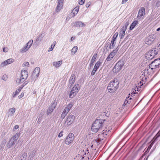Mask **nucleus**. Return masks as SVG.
<instances>
[{
    "label": "nucleus",
    "instance_id": "nucleus-1",
    "mask_svg": "<svg viewBox=\"0 0 160 160\" xmlns=\"http://www.w3.org/2000/svg\"><path fill=\"white\" fill-rule=\"evenodd\" d=\"M105 120L98 119L96 120L92 124L91 127L92 131L94 132L101 131L103 126V122Z\"/></svg>",
    "mask_w": 160,
    "mask_h": 160
},
{
    "label": "nucleus",
    "instance_id": "nucleus-2",
    "mask_svg": "<svg viewBox=\"0 0 160 160\" xmlns=\"http://www.w3.org/2000/svg\"><path fill=\"white\" fill-rule=\"evenodd\" d=\"M119 81L117 79H114L108 84L107 89L109 92L111 93L114 92L119 87Z\"/></svg>",
    "mask_w": 160,
    "mask_h": 160
},
{
    "label": "nucleus",
    "instance_id": "nucleus-3",
    "mask_svg": "<svg viewBox=\"0 0 160 160\" xmlns=\"http://www.w3.org/2000/svg\"><path fill=\"white\" fill-rule=\"evenodd\" d=\"M27 69V68H25L22 70L20 77L16 80V82L17 83L21 84L27 79L28 74Z\"/></svg>",
    "mask_w": 160,
    "mask_h": 160
},
{
    "label": "nucleus",
    "instance_id": "nucleus-4",
    "mask_svg": "<svg viewBox=\"0 0 160 160\" xmlns=\"http://www.w3.org/2000/svg\"><path fill=\"white\" fill-rule=\"evenodd\" d=\"M142 81H141L140 82V84L139 85H138L136 86V88H135V92L133 91L131 93V96L132 97H133L134 96V94H135L136 93H137V92H136V91H140V90L139 88H142V85L147 80V77L145 76H143V74H142Z\"/></svg>",
    "mask_w": 160,
    "mask_h": 160
},
{
    "label": "nucleus",
    "instance_id": "nucleus-5",
    "mask_svg": "<svg viewBox=\"0 0 160 160\" xmlns=\"http://www.w3.org/2000/svg\"><path fill=\"white\" fill-rule=\"evenodd\" d=\"M80 89V86L78 84H76L72 88L69 94L70 98H72L76 96Z\"/></svg>",
    "mask_w": 160,
    "mask_h": 160
},
{
    "label": "nucleus",
    "instance_id": "nucleus-6",
    "mask_svg": "<svg viewBox=\"0 0 160 160\" xmlns=\"http://www.w3.org/2000/svg\"><path fill=\"white\" fill-rule=\"evenodd\" d=\"M155 49V48L151 49L146 53L145 57L148 60L152 59L158 54V52Z\"/></svg>",
    "mask_w": 160,
    "mask_h": 160
},
{
    "label": "nucleus",
    "instance_id": "nucleus-7",
    "mask_svg": "<svg viewBox=\"0 0 160 160\" xmlns=\"http://www.w3.org/2000/svg\"><path fill=\"white\" fill-rule=\"evenodd\" d=\"M160 64V58L157 59L152 61L149 65V68L152 70L156 69L159 67Z\"/></svg>",
    "mask_w": 160,
    "mask_h": 160
},
{
    "label": "nucleus",
    "instance_id": "nucleus-8",
    "mask_svg": "<svg viewBox=\"0 0 160 160\" xmlns=\"http://www.w3.org/2000/svg\"><path fill=\"white\" fill-rule=\"evenodd\" d=\"M123 65V62L122 61H119L116 64L113 68V72L116 73L119 72L122 69Z\"/></svg>",
    "mask_w": 160,
    "mask_h": 160
},
{
    "label": "nucleus",
    "instance_id": "nucleus-9",
    "mask_svg": "<svg viewBox=\"0 0 160 160\" xmlns=\"http://www.w3.org/2000/svg\"><path fill=\"white\" fill-rule=\"evenodd\" d=\"M74 139V136L72 133H69L65 140V143L67 145L72 143Z\"/></svg>",
    "mask_w": 160,
    "mask_h": 160
},
{
    "label": "nucleus",
    "instance_id": "nucleus-10",
    "mask_svg": "<svg viewBox=\"0 0 160 160\" xmlns=\"http://www.w3.org/2000/svg\"><path fill=\"white\" fill-rule=\"evenodd\" d=\"M145 10L143 7H141L139 10L138 15L137 16V18L138 20H141L143 19V16L145 14Z\"/></svg>",
    "mask_w": 160,
    "mask_h": 160
},
{
    "label": "nucleus",
    "instance_id": "nucleus-11",
    "mask_svg": "<svg viewBox=\"0 0 160 160\" xmlns=\"http://www.w3.org/2000/svg\"><path fill=\"white\" fill-rule=\"evenodd\" d=\"M155 40V37L153 35H151L147 38L145 40L146 44L148 45L152 44Z\"/></svg>",
    "mask_w": 160,
    "mask_h": 160
},
{
    "label": "nucleus",
    "instance_id": "nucleus-12",
    "mask_svg": "<svg viewBox=\"0 0 160 160\" xmlns=\"http://www.w3.org/2000/svg\"><path fill=\"white\" fill-rule=\"evenodd\" d=\"M74 116L72 115H71L68 116L65 121V127L71 125L73 122L74 119Z\"/></svg>",
    "mask_w": 160,
    "mask_h": 160
},
{
    "label": "nucleus",
    "instance_id": "nucleus-13",
    "mask_svg": "<svg viewBox=\"0 0 160 160\" xmlns=\"http://www.w3.org/2000/svg\"><path fill=\"white\" fill-rule=\"evenodd\" d=\"M64 0H57V5L55 10L57 12H59L62 9L63 6Z\"/></svg>",
    "mask_w": 160,
    "mask_h": 160
},
{
    "label": "nucleus",
    "instance_id": "nucleus-14",
    "mask_svg": "<svg viewBox=\"0 0 160 160\" xmlns=\"http://www.w3.org/2000/svg\"><path fill=\"white\" fill-rule=\"evenodd\" d=\"M57 104V102H54L51 104L48 109L47 111V115H48L50 114L52 112L53 110L55 108Z\"/></svg>",
    "mask_w": 160,
    "mask_h": 160
},
{
    "label": "nucleus",
    "instance_id": "nucleus-15",
    "mask_svg": "<svg viewBox=\"0 0 160 160\" xmlns=\"http://www.w3.org/2000/svg\"><path fill=\"white\" fill-rule=\"evenodd\" d=\"M14 62V60L12 58H9L2 62L0 64V68H2L3 67L7 65L12 63Z\"/></svg>",
    "mask_w": 160,
    "mask_h": 160
},
{
    "label": "nucleus",
    "instance_id": "nucleus-16",
    "mask_svg": "<svg viewBox=\"0 0 160 160\" xmlns=\"http://www.w3.org/2000/svg\"><path fill=\"white\" fill-rule=\"evenodd\" d=\"M16 111L15 108H10L7 112L8 117H11L12 116Z\"/></svg>",
    "mask_w": 160,
    "mask_h": 160
},
{
    "label": "nucleus",
    "instance_id": "nucleus-17",
    "mask_svg": "<svg viewBox=\"0 0 160 160\" xmlns=\"http://www.w3.org/2000/svg\"><path fill=\"white\" fill-rule=\"evenodd\" d=\"M97 57V54L96 53L94 54L93 55L89 64V67L90 69H91V68L92 67L93 63L95 61Z\"/></svg>",
    "mask_w": 160,
    "mask_h": 160
},
{
    "label": "nucleus",
    "instance_id": "nucleus-18",
    "mask_svg": "<svg viewBox=\"0 0 160 160\" xmlns=\"http://www.w3.org/2000/svg\"><path fill=\"white\" fill-rule=\"evenodd\" d=\"M40 68L39 67H36L34 70L33 73L32 75L35 77H38L39 76V74L40 72Z\"/></svg>",
    "mask_w": 160,
    "mask_h": 160
},
{
    "label": "nucleus",
    "instance_id": "nucleus-19",
    "mask_svg": "<svg viewBox=\"0 0 160 160\" xmlns=\"http://www.w3.org/2000/svg\"><path fill=\"white\" fill-rule=\"evenodd\" d=\"M79 10V8L75 7L71 13V17H74L78 13Z\"/></svg>",
    "mask_w": 160,
    "mask_h": 160
},
{
    "label": "nucleus",
    "instance_id": "nucleus-20",
    "mask_svg": "<svg viewBox=\"0 0 160 160\" xmlns=\"http://www.w3.org/2000/svg\"><path fill=\"white\" fill-rule=\"evenodd\" d=\"M74 26L76 27H82L85 26V24L81 21H77L75 22Z\"/></svg>",
    "mask_w": 160,
    "mask_h": 160
},
{
    "label": "nucleus",
    "instance_id": "nucleus-21",
    "mask_svg": "<svg viewBox=\"0 0 160 160\" xmlns=\"http://www.w3.org/2000/svg\"><path fill=\"white\" fill-rule=\"evenodd\" d=\"M76 78L74 74H72L69 79V83L71 84V86L75 82V78Z\"/></svg>",
    "mask_w": 160,
    "mask_h": 160
},
{
    "label": "nucleus",
    "instance_id": "nucleus-22",
    "mask_svg": "<svg viewBox=\"0 0 160 160\" xmlns=\"http://www.w3.org/2000/svg\"><path fill=\"white\" fill-rule=\"evenodd\" d=\"M62 64V61L61 60L58 62H52L53 66L57 68L59 67Z\"/></svg>",
    "mask_w": 160,
    "mask_h": 160
},
{
    "label": "nucleus",
    "instance_id": "nucleus-23",
    "mask_svg": "<svg viewBox=\"0 0 160 160\" xmlns=\"http://www.w3.org/2000/svg\"><path fill=\"white\" fill-rule=\"evenodd\" d=\"M115 41V38H112V40L109 46V48L110 49H112L115 47L116 44Z\"/></svg>",
    "mask_w": 160,
    "mask_h": 160
},
{
    "label": "nucleus",
    "instance_id": "nucleus-24",
    "mask_svg": "<svg viewBox=\"0 0 160 160\" xmlns=\"http://www.w3.org/2000/svg\"><path fill=\"white\" fill-rule=\"evenodd\" d=\"M19 136V133H16L11 138V139L14 141V142H15L18 139Z\"/></svg>",
    "mask_w": 160,
    "mask_h": 160
},
{
    "label": "nucleus",
    "instance_id": "nucleus-25",
    "mask_svg": "<svg viewBox=\"0 0 160 160\" xmlns=\"http://www.w3.org/2000/svg\"><path fill=\"white\" fill-rule=\"evenodd\" d=\"M29 48L28 46L26 45L25 46L23 47L21 49H20L19 51L20 53H24L27 52L28 49Z\"/></svg>",
    "mask_w": 160,
    "mask_h": 160
},
{
    "label": "nucleus",
    "instance_id": "nucleus-26",
    "mask_svg": "<svg viewBox=\"0 0 160 160\" xmlns=\"http://www.w3.org/2000/svg\"><path fill=\"white\" fill-rule=\"evenodd\" d=\"M118 49L119 48L117 47L115 50H113L112 52H111L109 55L113 58L117 53Z\"/></svg>",
    "mask_w": 160,
    "mask_h": 160
},
{
    "label": "nucleus",
    "instance_id": "nucleus-27",
    "mask_svg": "<svg viewBox=\"0 0 160 160\" xmlns=\"http://www.w3.org/2000/svg\"><path fill=\"white\" fill-rule=\"evenodd\" d=\"M89 159V157L88 156V155L86 156V154H83L80 157V160H88Z\"/></svg>",
    "mask_w": 160,
    "mask_h": 160
},
{
    "label": "nucleus",
    "instance_id": "nucleus-28",
    "mask_svg": "<svg viewBox=\"0 0 160 160\" xmlns=\"http://www.w3.org/2000/svg\"><path fill=\"white\" fill-rule=\"evenodd\" d=\"M69 112V111H68L66 110V109H64L63 112H62V113L61 114V117L62 119H63L67 115L68 113Z\"/></svg>",
    "mask_w": 160,
    "mask_h": 160
},
{
    "label": "nucleus",
    "instance_id": "nucleus-29",
    "mask_svg": "<svg viewBox=\"0 0 160 160\" xmlns=\"http://www.w3.org/2000/svg\"><path fill=\"white\" fill-rule=\"evenodd\" d=\"M78 48L77 46L74 47L71 50V55H74L77 52Z\"/></svg>",
    "mask_w": 160,
    "mask_h": 160
},
{
    "label": "nucleus",
    "instance_id": "nucleus-30",
    "mask_svg": "<svg viewBox=\"0 0 160 160\" xmlns=\"http://www.w3.org/2000/svg\"><path fill=\"white\" fill-rule=\"evenodd\" d=\"M15 144V142L14 141L12 140L11 139L9 141V142L8 144V148H10L12 146H13Z\"/></svg>",
    "mask_w": 160,
    "mask_h": 160
},
{
    "label": "nucleus",
    "instance_id": "nucleus-31",
    "mask_svg": "<svg viewBox=\"0 0 160 160\" xmlns=\"http://www.w3.org/2000/svg\"><path fill=\"white\" fill-rule=\"evenodd\" d=\"M138 21H134L132 23L130 27V29L131 30H132L133 29L134 27H135L136 25L138 24Z\"/></svg>",
    "mask_w": 160,
    "mask_h": 160
},
{
    "label": "nucleus",
    "instance_id": "nucleus-32",
    "mask_svg": "<svg viewBox=\"0 0 160 160\" xmlns=\"http://www.w3.org/2000/svg\"><path fill=\"white\" fill-rule=\"evenodd\" d=\"M27 156V153L25 152H24L20 156V159L21 160H25L26 159Z\"/></svg>",
    "mask_w": 160,
    "mask_h": 160
},
{
    "label": "nucleus",
    "instance_id": "nucleus-33",
    "mask_svg": "<svg viewBox=\"0 0 160 160\" xmlns=\"http://www.w3.org/2000/svg\"><path fill=\"white\" fill-rule=\"evenodd\" d=\"M73 106V104L72 102H70L65 108L66 109V110L68 111H69L71 108H72Z\"/></svg>",
    "mask_w": 160,
    "mask_h": 160
},
{
    "label": "nucleus",
    "instance_id": "nucleus-34",
    "mask_svg": "<svg viewBox=\"0 0 160 160\" xmlns=\"http://www.w3.org/2000/svg\"><path fill=\"white\" fill-rule=\"evenodd\" d=\"M33 42V40L32 39L30 40L26 44V45L29 48L32 45Z\"/></svg>",
    "mask_w": 160,
    "mask_h": 160
},
{
    "label": "nucleus",
    "instance_id": "nucleus-35",
    "mask_svg": "<svg viewBox=\"0 0 160 160\" xmlns=\"http://www.w3.org/2000/svg\"><path fill=\"white\" fill-rule=\"evenodd\" d=\"M101 64V62L100 61H98L96 63L94 67L98 69L100 65Z\"/></svg>",
    "mask_w": 160,
    "mask_h": 160
},
{
    "label": "nucleus",
    "instance_id": "nucleus-36",
    "mask_svg": "<svg viewBox=\"0 0 160 160\" xmlns=\"http://www.w3.org/2000/svg\"><path fill=\"white\" fill-rule=\"evenodd\" d=\"M160 136V130L156 134L155 137L153 138V140H156L157 138L159 137Z\"/></svg>",
    "mask_w": 160,
    "mask_h": 160
},
{
    "label": "nucleus",
    "instance_id": "nucleus-37",
    "mask_svg": "<svg viewBox=\"0 0 160 160\" xmlns=\"http://www.w3.org/2000/svg\"><path fill=\"white\" fill-rule=\"evenodd\" d=\"M125 32L121 31L120 32L119 36L121 37V39H122L125 35Z\"/></svg>",
    "mask_w": 160,
    "mask_h": 160
},
{
    "label": "nucleus",
    "instance_id": "nucleus-38",
    "mask_svg": "<svg viewBox=\"0 0 160 160\" xmlns=\"http://www.w3.org/2000/svg\"><path fill=\"white\" fill-rule=\"evenodd\" d=\"M97 69H97V68L94 67V68H93V69L92 70V72L91 73V75H92V76L94 75L95 74V72L97 71Z\"/></svg>",
    "mask_w": 160,
    "mask_h": 160
},
{
    "label": "nucleus",
    "instance_id": "nucleus-39",
    "mask_svg": "<svg viewBox=\"0 0 160 160\" xmlns=\"http://www.w3.org/2000/svg\"><path fill=\"white\" fill-rule=\"evenodd\" d=\"M132 98L131 97H129V96L128 97V98H127L126 100H125V101L124 102V104L126 105L127 103H128V100L132 99Z\"/></svg>",
    "mask_w": 160,
    "mask_h": 160
},
{
    "label": "nucleus",
    "instance_id": "nucleus-40",
    "mask_svg": "<svg viewBox=\"0 0 160 160\" xmlns=\"http://www.w3.org/2000/svg\"><path fill=\"white\" fill-rule=\"evenodd\" d=\"M155 140H153V138L152 139V140L151 141V143L150 144V145L148 147V149H150L152 146L153 145V144Z\"/></svg>",
    "mask_w": 160,
    "mask_h": 160
},
{
    "label": "nucleus",
    "instance_id": "nucleus-41",
    "mask_svg": "<svg viewBox=\"0 0 160 160\" xmlns=\"http://www.w3.org/2000/svg\"><path fill=\"white\" fill-rule=\"evenodd\" d=\"M28 81H25L24 83H23V84L20 87V88L21 89H22L23 88V87L25 86L26 85H27L28 83Z\"/></svg>",
    "mask_w": 160,
    "mask_h": 160
},
{
    "label": "nucleus",
    "instance_id": "nucleus-42",
    "mask_svg": "<svg viewBox=\"0 0 160 160\" xmlns=\"http://www.w3.org/2000/svg\"><path fill=\"white\" fill-rule=\"evenodd\" d=\"M29 65V63L28 62H25L23 63L22 64V66L24 67H28Z\"/></svg>",
    "mask_w": 160,
    "mask_h": 160
},
{
    "label": "nucleus",
    "instance_id": "nucleus-43",
    "mask_svg": "<svg viewBox=\"0 0 160 160\" xmlns=\"http://www.w3.org/2000/svg\"><path fill=\"white\" fill-rule=\"evenodd\" d=\"M40 37V35H38V36L37 38L36 39V42L37 44H38L40 42V39L39 38Z\"/></svg>",
    "mask_w": 160,
    "mask_h": 160
},
{
    "label": "nucleus",
    "instance_id": "nucleus-44",
    "mask_svg": "<svg viewBox=\"0 0 160 160\" xmlns=\"http://www.w3.org/2000/svg\"><path fill=\"white\" fill-rule=\"evenodd\" d=\"M113 58L110 55H108V56L107 57L106 60L107 61H111Z\"/></svg>",
    "mask_w": 160,
    "mask_h": 160
},
{
    "label": "nucleus",
    "instance_id": "nucleus-45",
    "mask_svg": "<svg viewBox=\"0 0 160 160\" xmlns=\"http://www.w3.org/2000/svg\"><path fill=\"white\" fill-rule=\"evenodd\" d=\"M19 93V92H18L17 90H16V91L13 93L12 94V97L14 98Z\"/></svg>",
    "mask_w": 160,
    "mask_h": 160
},
{
    "label": "nucleus",
    "instance_id": "nucleus-46",
    "mask_svg": "<svg viewBox=\"0 0 160 160\" xmlns=\"http://www.w3.org/2000/svg\"><path fill=\"white\" fill-rule=\"evenodd\" d=\"M109 131V130H106L105 131L104 130H103L102 132V134L104 135H107L108 134V132Z\"/></svg>",
    "mask_w": 160,
    "mask_h": 160
},
{
    "label": "nucleus",
    "instance_id": "nucleus-47",
    "mask_svg": "<svg viewBox=\"0 0 160 160\" xmlns=\"http://www.w3.org/2000/svg\"><path fill=\"white\" fill-rule=\"evenodd\" d=\"M127 28L126 27V26H123L122 28L121 31L125 32Z\"/></svg>",
    "mask_w": 160,
    "mask_h": 160
},
{
    "label": "nucleus",
    "instance_id": "nucleus-48",
    "mask_svg": "<svg viewBox=\"0 0 160 160\" xmlns=\"http://www.w3.org/2000/svg\"><path fill=\"white\" fill-rule=\"evenodd\" d=\"M2 79L4 80V81H6L7 78V76L6 75H4L2 77Z\"/></svg>",
    "mask_w": 160,
    "mask_h": 160
},
{
    "label": "nucleus",
    "instance_id": "nucleus-49",
    "mask_svg": "<svg viewBox=\"0 0 160 160\" xmlns=\"http://www.w3.org/2000/svg\"><path fill=\"white\" fill-rule=\"evenodd\" d=\"M63 131H61L59 133L58 135V137H61L63 136Z\"/></svg>",
    "mask_w": 160,
    "mask_h": 160
},
{
    "label": "nucleus",
    "instance_id": "nucleus-50",
    "mask_svg": "<svg viewBox=\"0 0 160 160\" xmlns=\"http://www.w3.org/2000/svg\"><path fill=\"white\" fill-rule=\"evenodd\" d=\"M85 2V0H81L79 3V4L82 5L83 4L84 2Z\"/></svg>",
    "mask_w": 160,
    "mask_h": 160
},
{
    "label": "nucleus",
    "instance_id": "nucleus-51",
    "mask_svg": "<svg viewBox=\"0 0 160 160\" xmlns=\"http://www.w3.org/2000/svg\"><path fill=\"white\" fill-rule=\"evenodd\" d=\"M8 48H4L3 49V52H7L8 51Z\"/></svg>",
    "mask_w": 160,
    "mask_h": 160
},
{
    "label": "nucleus",
    "instance_id": "nucleus-52",
    "mask_svg": "<svg viewBox=\"0 0 160 160\" xmlns=\"http://www.w3.org/2000/svg\"><path fill=\"white\" fill-rule=\"evenodd\" d=\"M103 113H104V114H103V115H104V114H105V116L107 117H108V116L109 115V113L108 112H105Z\"/></svg>",
    "mask_w": 160,
    "mask_h": 160
},
{
    "label": "nucleus",
    "instance_id": "nucleus-53",
    "mask_svg": "<svg viewBox=\"0 0 160 160\" xmlns=\"http://www.w3.org/2000/svg\"><path fill=\"white\" fill-rule=\"evenodd\" d=\"M118 33H116L115 34L113 35L112 38H114H114H115V39H116V38H117V37L118 36Z\"/></svg>",
    "mask_w": 160,
    "mask_h": 160
},
{
    "label": "nucleus",
    "instance_id": "nucleus-54",
    "mask_svg": "<svg viewBox=\"0 0 160 160\" xmlns=\"http://www.w3.org/2000/svg\"><path fill=\"white\" fill-rule=\"evenodd\" d=\"M54 47H53V45H51V46L50 47V48L49 49V50H48V51L49 52L50 51H52V50L53 48Z\"/></svg>",
    "mask_w": 160,
    "mask_h": 160
},
{
    "label": "nucleus",
    "instance_id": "nucleus-55",
    "mask_svg": "<svg viewBox=\"0 0 160 160\" xmlns=\"http://www.w3.org/2000/svg\"><path fill=\"white\" fill-rule=\"evenodd\" d=\"M24 96V93H22L21 95H19L18 96V98H22Z\"/></svg>",
    "mask_w": 160,
    "mask_h": 160
},
{
    "label": "nucleus",
    "instance_id": "nucleus-56",
    "mask_svg": "<svg viewBox=\"0 0 160 160\" xmlns=\"http://www.w3.org/2000/svg\"><path fill=\"white\" fill-rule=\"evenodd\" d=\"M19 128V126L18 125H16L14 127V129H17Z\"/></svg>",
    "mask_w": 160,
    "mask_h": 160
},
{
    "label": "nucleus",
    "instance_id": "nucleus-57",
    "mask_svg": "<svg viewBox=\"0 0 160 160\" xmlns=\"http://www.w3.org/2000/svg\"><path fill=\"white\" fill-rule=\"evenodd\" d=\"M128 25H129V22H127L125 24V25H124L123 26H126V27L127 28V27L128 26Z\"/></svg>",
    "mask_w": 160,
    "mask_h": 160
},
{
    "label": "nucleus",
    "instance_id": "nucleus-58",
    "mask_svg": "<svg viewBox=\"0 0 160 160\" xmlns=\"http://www.w3.org/2000/svg\"><path fill=\"white\" fill-rule=\"evenodd\" d=\"M128 0H122V3L123 4L126 2L128 1Z\"/></svg>",
    "mask_w": 160,
    "mask_h": 160
},
{
    "label": "nucleus",
    "instance_id": "nucleus-59",
    "mask_svg": "<svg viewBox=\"0 0 160 160\" xmlns=\"http://www.w3.org/2000/svg\"><path fill=\"white\" fill-rule=\"evenodd\" d=\"M21 89H22L20 87H19L18 89L16 90L18 92H20L21 91Z\"/></svg>",
    "mask_w": 160,
    "mask_h": 160
},
{
    "label": "nucleus",
    "instance_id": "nucleus-60",
    "mask_svg": "<svg viewBox=\"0 0 160 160\" xmlns=\"http://www.w3.org/2000/svg\"><path fill=\"white\" fill-rule=\"evenodd\" d=\"M56 42H53V43L52 44L53 45V47H54L55 46V45L56 44Z\"/></svg>",
    "mask_w": 160,
    "mask_h": 160
},
{
    "label": "nucleus",
    "instance_id": "nucleus-61",
    "mask_svg": "<svg viewBox=\"0 0 160 160\" xmlns=\"http://www.w3.org/2000/svg\"><path fill=\"white\" fill-rule=\"evenodd\" d=\"M75 38V37H71V41H73L74 40Z\"/></svg>",
    "mask_w": 160,
    "mask_h": 160
},
{
    "label": "nucleus",
    "instance_id": "nucleus-62",
    "mask_svg": "<svg viewBox=\"0 0 160 160\" xmlns=\"http://www.w3.org/2000/svg\"><path fill=\"white\" fill-rule=\"evenodd\" d=\"M90 5V4H87L86 5V7L88 8L89 6Z\"/></svg>",
    "mask_w": 160,
    "mask_h": 160
},
{
    "label": "nucleus",
    "instance_id": "nucleus-63",
    "mask_svg": "<svg viewBox=\"0 0 160 160\" xmlns=\"http://www.w3.org/2000/svg\"><path fill=\"white\" fill-rule=\"evenodd\" d=\"M160 30V28H158L157 29V31H159Z\"/></svg>",
    "mask_w": 160,
    "mask_h": 160
},
{
    "label": "nucleus",
    "instance_id": "nucleus-64",
    "mask_svg": "<svg viewBox=\"0 0 160 160\" xmlns=\"http://www.w3.org/2000/svg\"><path fill=\"white\" fill-rule=\"evenodd\" d=\"M32 156H31V155H30L29 157V158H30V159H31V158H32Z\"/></svg>",
    "mask_w": 160,
    "mask_h": 160
}]
</instances>
